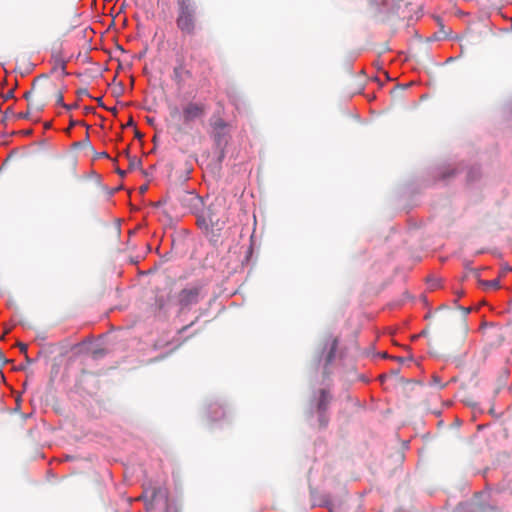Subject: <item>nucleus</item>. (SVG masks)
I'll return each instance as SVG.
<instances>
[{"label":"nucleus","instance_id":"0eeeda50","mask_svg":"<svg viewBox=\"0 0 512 512\" xmlns=\"http://www.w3.org/2000/svg\"><path fill=\"white\" fill-rule=\"evenodd\" d=\"M160 493H161L160 490L159 491H155V490L149 491L148 489H146L144 491L143 497L144 498H150L151 501H154L156 499V497L158 496V494H160Z\"/></svg>","mask_w":512,"mask_h":512},{"label":"nucleus","instance_id":"423d86ee","mask_svg":"<svg viewBox=\"0 0 512 512\" xmlns=\"http://www.w3.org/2000/svg\"><path fill=\"white\" fill-rule=\"evenodd\" d=\"M482 285L486 289H498L500 284L498 280H489V281H483Z\"/></svg>","mask_w":512,"mask_h":512},{"label":"nucleus","instance_id":"39448f33","mask_svg":"<svg viewBox=\"0 0 512 512\" xmlns=\"http://www.w3.org/2000/svg\"><path fill=\"white\" fill-rule=\"evenodd\" d=\"M336 348H337V340L333 339L332 342H331L330 350H329L328 355L326 357V365L331 363V361L333 360Z\"/></svg>","mask_w":512,"mask_h":512},{"label":"nucleus","instance_id":"f257e3e1","mask_svg":"<svg viewBox=\"0 0 512 512\" xmlns=\"http://www.w3.org/2000/svg\"><path fill=\"white\" fill-rule=\"evenodd\" d=\"M205 105L202 102L188 101L181 108L174 106L170 109L172 119L180 121L185 126H190L194 121L205 115Z\"/></svg>","mask_w":512,"mask_h":512},{"label":"nucleus","instance_id":"20e7f679","mask_svg":"<svg viewBox=\"0 0 512 512\" xmlns=\"http://www.w3.org/2000/svg\"><path fill=\"white\" fill-rule=\"evenodd\" d=\"M330 401V395L326 390H321L320 399L318 402V412H319V421L322 426L327 424V420L324 418L323 412L326 410V407Z\"/></svg>","mask_w":512,"mask_h":512},{"label":"nucleus","instance_id":"7ed1b4c3","mask_svg":"<svg viewBox=\"0 0 512 512\" xmlns=\"http://www.w3.org/2000/svg\"><path fill=\"white\" fill-rule=\"evenodd\" d=\"M201 298V291L197 287L184 289L179 294V303L185 308L190 305L196 304Z\"/></svg>","mask_w":512,"mask_h":512},{"label":"nucleus","instance_id":"6e6552de","mask_svg":"<svg viewBox=\"0 0 512 512\" xmlns=\"http://www.w3.org/2000/svg\"><path fill=\"white\" fill-rule=\"evenodd\" d=\"M226 124L222 119H218L214 122V130L217 132V134H220V130L225 129Z\"/></svg>","mask_w":512,"mask_h":512},{"label":"nucleus","instance_id":"9d476101","mask_svg":"<svg viewBox=\"0 0 512 512\" xmlns=\"http://www.w3.org/2000/svg\"><path fill=\"white\" fill-rule=\"evenodd\" d=\"M24 96H25V98L28 100V99H29V96H30V92L25 93V95H24Z\"/></svg>","mask_w":512,"mask_h":512},{"label":"nucleus","instance_id":"1a4fd4ad","mask_svg":"<svg viewBox=\"0 0 512 512\" xmlns=\"http://www.w3.org/2000/svg\"><path fill=\"white\" fill-rule=\"evenodd\" d=\"M19 346V349H20V352L23 353V354H26L27 353V350H28V346L27 344L25 343H19L18 344Z\"/></svg>","mask_w":512,"mask_h":512},{"label":"nucleus","instance_id":"f03ea898","mask_svg":"<svg viewBox=\"0 0 512 512\" xmlns=\"http://www.w3.org/2000/svg\"><path fill=\"white\" fill-rule=\"evenodd\" d=\"M179 13L177 27L185 34H192L195 29L196 9L191 0H178Z\"/></svg>","mask_w":512,"mask_h":512},{"label":"nucleus","instance_id":"9b49d317","mask_svg":"<svg viewBox=\"0 0 512 512\" xmlns=\"http://www.w3.org/2000/svg\"><path fill=\"white\" fill-rule=\"evenodd\" d=\"M22 118H26L27 117V114L26 113H23V115H21Z\"/></svg>","mask_w":512,"mask_h":512}]
</instances>
